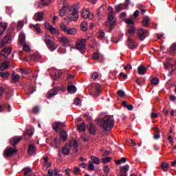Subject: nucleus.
Instances as JSON below:
<instances>
[{
	"label": "nucleus",
	"mask_w": 176,
	"mask_h": 176,
	"mask_svg": "<svg viewBox=\"0 0 176 176\" xmlns=\"http://www.w3.org/2000/svg\"><path fill=\"white\" fill-rule=\"evenodd\" d=\"M142 25L146 28H149L151 25V18L148 16H144L142 21Z\"/></svg>",
	"instance_id": "6ab92c4d"
},
{
	"label": "nucleus",
	"mask_w": 176,
	"mask_h": 176,
	"mask_svg": "<svg viewBox=\"0 0 176 176\" xmlns=\"http://www.w3.org/2000/svg\"><path fill=\"white\" fill-rule=\"evenodd\" d=\"M91 160L95 164H100V159L94 155L91 156Z\"/></svg>",
	"instance_id": "37998d69"
},
{
	"label": "nucleus",
	"mask_w": 176,
	"mask_h": 176,
	"mask_svg": "<svg viewBox=\"0 0 176 176\" xmlns=\"http://www.w3.org/2000/svg\"><path fill=\"white\" fill-rule=\"evenodd\" d=\"M45 27L47 30H49V31H50V30H52V28H53V26H52V25L49 24V23L47 22L45 23Z\"/></svg>",
	"instance_id": "69168bd1"
},
{
	"label": "nucleus",
	"mask_w": 176,
	"mask_h": 176,
	"mask_svg": "<svg viewBox=\"0 0 176 176\" xmlns=\"http://www.w3.org/2000/svg\"><path fill=\"white\" fill-rule=\"evenodd\" d=\"M50 31L52 34V35H57V34H58V30H57L53 27L51 28Z\"/></svg>",
	"instance_id": "4d7b16f0"
},
{
	"label": "nucleus",
	"mask_w": 176,
	"mask_h": 176,
	"mask_svg": "<svg viewBox=\"0 0 176 176\" xmlns=\"http://www.w3.org/2000/svg\"><path fill=\"white\" fill-rule=\"evenodd\" d=\"M91 76L92 79H94V80H96V79H98L100 76L98 75V73L95 72V73L92 74Z\"/></svg>",
	"instance_id": "052dcab7"
},
{
	"label": "nucleus",
	"mask_w": 176,
	"mask_h": 176,
	"mask_svg": "<svg viewBox=\"0 0 176 176\" xmlns=\"http://www.w3.org/2000/svg\"><path fill=\"white\" fill-rule=\"evenodd\" d=\"M124 23H126V24H127V25H130V26H133L135 24L133 19H131L130 18L125 19Z\"/></svg>",
	"instance_id": "79ce46f5"
},
{
	"label": "nucleus",
	"mask_w": 176,
	"mask_h": 176,
	"mask_svg": "<svg viewBox=\"0 0 176 176\" xmlns=\"http://www.w3.org/2000/svg\"><path fill=\"white\" fill-rule=\"evenodd\" d=\"M59 41L65 47H68V46H69V40L66 36H63Z\"/></svg>",
	"instance_id": "4be33fe9"
},
{
	"label": "nucleus",
	"mask_w": 176,
	"mask_h": 176,
	"mask_svg": "<svg viewBox=\"0 0 176 176\" xmlns=\"http://www.w3.org/2000/svg\"><path fill=\"white\" fill-rule=\"evenodd\" d=\"M8 68H9V61L3 62L0 66L1 71H5V69H8Z\"/></svg>",
	"instance_id": "c756f323"
},
{
	"label": "nucleus",
	"mask_w": 176,
	"mask_h": 176,
	"mask_svg": "<svg viewBox=\"0 0 176 176\" xmlns=\"http://www.w3.org/2000/svg\"><path fill=\"white\" fill-rule=\"evenodd\" d=\"M113 126H115V119L113 116H107L102 119L101 126L105 131H111V130L113 129Z\"/></svg>",
	"instance_id": "f257e3e1"
},
{
	"label": "nucleus",
	"mask_w": 176,
	"mask_h": 176,
	"mask_svg": "<svg viewBox=\"0 0 176 176\" xmlns=\"http://www.w3.org/2000/svg\"><path fill=\"white\" fill-rule=\"evenodd\" d=\"M87 129L89 130L90 134H92V135H96V134H97L96 126L92 122L89 123V124L87 125Z\"/></svg>",
	"instance_id": "dca6fc26"
},
{
	"label": "nucleus",
	"mask_w": 176,
	"mask_h": 176,
	"mask_svg": "<svg viewBox=\"0 0 176 176\" xmlns=\"http://www.w3.org/2000/svg\"><path fill=\"white\" fill-rule=\"evenodd\" d=\"M11 53L12 47H4L1 52V56H3L4 57H6V58H8V56H9Z\"/></svg>",
	"instance_id": "4468645a"
},
{
	"label": "nucleus",
	"mask_w": 176,
	"mask_h": 176,
	"mask_svg": "<svg viewBox=\"0 0 176 176\" xmlns=\"http://www.w3.org/2000/svg\"><path fill=\"white\" fill-rule=\"evenodd\" d=\"M129 5H130V0H126L125 3H120L116 6V13H119L120 10H124V9H129Z\"/></svg>",
	"instance_id": "6e6552de"
},
{
	"label": "nucleus",
	"mask_w": 176,
	"mask_h": 176,
	"mask_svg": "<svg viewBox=\"0 0 176 176\" xmlns=\"http://www.w3.org/2000/svg\"><path fill=\"white\" fill-rule=\"evenodd\" d=\"M151 83L152 85H155V86H157V85H159V78L157 77L152 78L151 80Z\"/></svg>",
	"instance_id": "de8ad7c7"
},
{
	"label": "nucleus",
	"mask_w": 176,
	"mask_h": 176,
	"mask_svg": "<svg viewBox=\"0 0 176 176\" xmlns=\"http://www.w3.org/2000/svg\"><path fill=\"white\" fill-rule=\"evenodd\" d=\"M72 10V8L69 6H64L59 11V15L60 17H64L66 13H69Z\"/></svg>",
	"instance_id": "9d476101"
},
{
	"label": "nucleus",
	"mask_w": 176,
	"mask_h": 176,
	"mask_svg": "<svg viewBox=\"0 0 176 176\" xmlns=\"http://www.w3.org/2000/svg\"><path fill=\"white\" fill-rule=\"evenodd\" d=\"M52 129L54 131L58 132L60 129V122H55L52 124Z\"/></svg>",
	"instance_id": "c9c22d12"
},
{
	"label": "nucleus",
	"mask_w": 176,
	"mask_h": 176,
	"mask_svg": "<svg viewBox=\"0 0 176 176\" xmlns=\"http://www.w3.org/2000/svg\"><path fill=\"white\" fill-rule=\"evenodd\" d=\"M59 137L62 140V141H67V138L68 135L67 134V131H62L59 133Z\"/></svg>",
	"instance_id": "cd10ccee"
},
{
	"label": "nucleus",
	"mask_w": 176,
	"mask_h": 176,
	"mask_svg": "<svg viewBox=\"0 0 176 176\" xmlns=\"http://www.w3.org/2000/svg\"><path fill=\"white\" fill-rule=\"evenodd\" d=\"M19 43L21 46L25 45V36L23 33L19 34Z\"/></svg>",
	"instance_id": "a878e982"
},
{
	"label": "nucleus",
	"mask_w": 176,
	"mask_h": 176,
	"mask_svg": "<svg viewBox=\"0 0 176 176\" xmlns=\"http://www.w3.org/2000/svg\"><path fill=\"white\" fill-rule=\"evenodd\" d=\"M161 167L163 171H168V167H170V165L166 162H162L161 164Z\"/></svg>",
	"instance_id": "58836bf2"
},
{
	"label": "nucleus",
	"mask_w": 176,
	"mask_h": 176,
	"mask_svg": "<svg viewBox=\"0 0 176 176\" xmlns=\"http://www.w3.org/2000/svg\"><path fill=\"white\" fill-rule=\"evenodd\" d=\"M82 31H87V22L83 21L80 24Z\"/></svg>",
	"instance_id": "a18cd8bd"
},
{
	"label": "nucleus",
	"mask_w": 176,
	"mask_h": 176,
	"mask_svg": "<svg viewBox=\"0 0 176 176\" xmlns=\"http://www.w3.org/2000/svg\"><path fill=\"white\" fill-rule=\"evenodd\" d=\"M30 28L33 30V31H35L38 34H41V26L39 24L34 25L31 24L30 25Z\"/></svg>",
	"instance_id": "bb28decb"
},
{
	"label": "nucleus",
	"mask_w": 176,
	"mask_h": 176,
	"mask_svg": "<svg viewBox=\"0 0 176 176\" xmlns=\"http://www.w3.org/2000/svg\"><path fill=\"white\" fill-rule=\"evenodd\" d=\"M59 27H60L61 31H63V32L67 33V32L68 31V28L67 27V25H65L64 22H62L61 23H60Z\"/></svg>",
	"instance_id": "e433bc0d"
},
{
	"label": "nucleus",
	"mask_w": 176,
	"mask_h": 176,
	"mask_svg": "<svg viewBox=\"0 0 176 176\" xmlns=\"http://www.w3.org/2000/svg\"><path fill=\"white\" fill-rule=\"evenodd\" d=\"M130 170V166L125 165L123 166H121L120 168V173L121 176H127V171Z\"/></svg>",
	"instance_id": "f3484780"
},
{
	"label": "nucleus",
	"mask_w": 176,
	"mask_h": 176,
	"mask_svg": "<svg viewBox=\"0 0 176 176\" xmlns=\"http://www.w3.org/2000/svg\"><path fill=\"white\" fill-rule=\"evenodd\" d=\"M10 75V74L9 73V72H0V76L1 78H3V79H8V78H9Z\"/></svg>",
	"instance_id": "a19ab883"
},
{
	"label": "nucleus",
	"mask_w": 176,
	"mask_h": 176,
	"mask_svg": "<svg viewBox=\"0 0 176 176\" xmlns=\"http://www.w3.org/2000/svg\"><path fill=\"white\" fill-rule=\"evenodd\" d=\"M62 75H63V74L61 73V72L58 71V72H55L53 78H54V80H58V79H60V78H61Z\"/></svg>",
	"instance_id": "ea45409f"
},
{
	"label": "nucleus",
	"mask_w": 176,
	"mask_h": 176,
	"mask_svg": "<svg viewBox=\"0 0 176 176\" xmlns=\"http://www.w3.org/2000/svg\"><path fill=\"white\" fill-rule=\"evenodd\" d=\"M138 36L140 41H144L146 36H149V32L144 28L139 29L138 30Z\"/></svg>",
	"instance_id": "0eeeda50"
},
{
	"label": "nucleus",
	"mask_w": 176,
	"mask_h": 176,
	"mask_svg": "<svg viewBox=\"0 0 176 176\" xmlns=\"http://www.w3.org/2000/svg\"><path fill=\"white\" fill-rule=\"evenodd\" d=\"M23 50H24V52H31V48L30 45L25 44L23 45Z\"/></svg>",
	"instance_id": "6e6d98bb"
},
{
	"label": "nucleus",
	"mask_w": 176,
	"mask_h": 176,
	"mask_svg": "<svg viewBox=\"0 0 176 176\" xmlns=\"http://www.w3.org/2000/svg\"><path fill=\"white\" fill-rule=\"evenodd\" d=\"M74 174H75V175H78V174H79V173H80V168L79 167H76L74 170L73 171Z\"/></svg>",
	"instance_id": "0e129e2a"
},
{
	"label": "nucleus",
	"mask_w": 176,
	"mask_h": 176,
	"mask_svg": "<svg viewBox=\"0 0 176 176\" xmlns=\"http://www.w3.org/2000/svg\"><path fill=\"white\" fill-rule=\"evenodd\" d=\"M76 90H78V89L74 85L67 86V91L68 93H69V94H75Z\"/></svg>",
	"instance_id": "b1692460"
},
{
	"label": "nucleus",
	"mask_w": 176,
	"mask_h": 176,
	"mask_svg": "<svg viewBox=\"0 0 176 176\" xmlns=\"http://www.w3.org/2000/svg\"><path fill=\"white\" fill-rule=\"evenodd\" d=\"M98 94H101V86L96 85L95 87V95L97 96Z\"/></svg>",
	"instance_id": "c03bdc74"
},
{
	"label": "nucleus",
	"mask_w": 176,
	"mask_h": 176,
	"mask_svg": "<svg viewBox=\"0 0 176 176\" xmlns=\"http://www.w3.org/2000/svg\"><path fill=\"white\" fill-rule=\"evenodd\" d=\"M168 53H170V54H175V52H176V43H173L171 45V46L168 50Z\"/></svg>",
	"instance_id": "c85d7f7f"
},
{
	"label": "nucleus",
	"mask_w": 176,
	"mask_h": 176,
	"mask_svg": "<svg viewBox=\"0 0 176 176\" xmlns=\"http://www.w3.org/2000/svg\"><path fill=\"white\" fill-rule=\"evenodd\" d=\"M28 153L30 156L35 155V153H36V146L35 144H30L28 148Z\"/></svg>",
	"instance_id": "2eb2a0df"
},
{
	"label": "nucleus",
	"mask_w": 176,
	"mask_h": 176,
	"mask_svg": "<svg viewBox=\"0 0 176 176\" xmlns=\"http://www.w3.org/2000/svg\"><path fill=\"white\" fill-rule=\"evenodd\" d=\"M77 129L79 131H86V124L82 122L80 124H77Z\"/></svg>",
	"instance_id": "2f4dec72"
},
{
	"label": "nucleus",
	"mask_w": 176,
	"mask_h": 176,
	"mask_svg": "<svg viewBox=\"0 0 176 176\" xmlns=\"http://www.w3.org/2000/svg\"><path fill=\"white\" fill-rule=\"evenodd\" d=\"M51 145L54 146L56 148H58V145H60V140L58 138H55L52 142H51Z\"/></svg>",
	"instance_id": "473e14b6"
},
{
	"label": "nucleus",
	"mask_w": 176,
	"mask_h": 176,
	"mask_svg": "<svg viewBox=\"0 0 176 176\" xmlns=\"http://www.w3.org/2000/svg\"><path fill=\"white\" fill-rule=\"evenodd\" d=\"M98 36L100 39L104 38V37L105 36V32L102 30H100Z\"/></svg>",
	"instance_id": "bf43d9fd"
},
{
	"label": "nucleus",
	"mask_w": 176,
	"mask_h": 176,
	"mask_svg": "<svg viewBox=\"0 0 176 176\" xmlns=\"http://www.w3.org/2000/svg\"><path fill=\"white\" fill-rule=\"evenodd\" d=\"M89 166H88V170L89 171H94V164H93V162H91V161L89 162Z\"/></svg>",
	"instance_id": "864d4df0"
},
{
	"label": "nucleus",
	"mask_w": 176,
	"mask_h": 176,
	"mask_svg": "<svg viewBox=\"0 0 176 176\" xmlns=\"http://www.w3.org/2000/svg\"><path fill=\"white\" fill-rule=\"evenodd\" d=\"M77 31L76 29L72 28L70 29H67V31L66 32L67 35H75L76 34Z\"/></svg>",
	"instance_id": "4c0bfd02"
},
{
	"label": "nucleus",
	"mask_w": 176,
	"mask_h": 176,
	"mask_svg": "<svg viewBox=\"0 0 176 176\" xmlns=\"http://www.w3.org/2000/svg\"><path fill=\"white\" fill-rule=\"evenodd\" d=\"M164 67H165L166 69H170V68H174V65H173L170 63H166L164 64Z\"/></svg>",
	"instance_id": "13d9d810"
},
{
	"label": "nucleus",
	"mask_w": 176,
	"mask_h": 176,
	"mask_svg": "<svg viewBox=\"0 0 176 176\" xmlns=\"http://www.w3.org/2000/svg\"><path fill=\"white\" fill-rule=\"evenodd\" d=\"M10 39H12V36L10 35V34H6L0 43V47L6 46V45L9 43Z\"/></svg>",
	"instance_id": "f8f14e48"
},
{
	"label": "nucleus",
	"mask_w": 176,
	"mask_h": 176,
	"mask_svg": "<svg viewBox=\"0 0 176 176\" xmlns=\"http://www.w3.org/2000/svg\"><path fill=\"white\" fill-rule=\"evenodd\" d=\"M126 45L130 50H137V47H138V43L134 41L132 38H130V36H129V38L127 39L126 42Z\"/></svg>",
	"instance_id": "423d86ee"
},
{
	"label": "nucleus",
	"mask_w": 176,
	"mask_h": 176,
	"mask_svg": "<svg viewBox=\"0 0 176 176\" xmlns=\"http://www.w3.org/2000/svg\"><path fill=\"white\" fill-rule=\"evenodd\" d=\"M72 150V146L71 144H66L65 147H62V153L63 155H65L68 156L69 153H71V151Z\"/></svg>",
	"instance_id": "ddd939ff"
},
{
	"label": "nucleus",
	"mask_w": 176,
	"mask_h": 176,
	"mask_svg": "<svg viewBox=\"0 0 176 176\" xmlns=\"http://www.w3.org/2000/svg\"><path fill=\"white\" fill-rule=\"evenodd\" d=\"M8 28V23H0V35H2L3 31Z\"/></svg>",
	"instance_id": "7c9ffc66"
},
{
	"label": "nucleus",
	"mask_w": 176,
	"mask_h": 176,
	"mask_svg": "<svg viewBox=\"0 0 176 176\" xmlns=\"http://www.w3.org/2000/svg\"><path fill=\"white\" fill-rule=\"evenodd\" d=\"M76 47L78 50H80L81 53L85 52V47H86V38L78 40L76 43Z\"/></svg>",
	"instance_id": "39448f33"
},
{
	"label": "nucleus",
	"mask_w": 176,
	"mask_h": 176,
	"mask_svg": "<svg viewBox=\"0 0 176 176\" xmlns=\"http://www.w3.org/2000/svg\"><path fill=\"white\" fill-rule=\"evenodd\" d=\"M20 82V75L17 73H13L11 75V83L15 84L19 83Z\"/></svg>",
	"instance_id": "aec40b11"
},
{
	"label": "nucleus",
	"mask_w": 176,
	"mask_h": 176,
	"mask_svg": "<svg viewBox=\"0 0 176 176\" xmlns=\"http://www.w3.org/2000/svg\"><path fill=\"white\" fill-rule=\"evenodd\" d=\"M92 57L94 60H98V58H100V54L98 52H95L93 54Z\"/></svg>",
	"instance_id": "e2e57ef3"
},
{
	"label": "nucleus",
	"mask_w": 176,
	"mask_h": 176,
	"mask_svg": "<svg viewBox=\"0 0 176 176\" xmlns=\"http://www.w3.org/2000/svg\"><path fill=\"white\" fill-rule=\"evenodd\" d=\"M111 160H112V157H107L102 159V162L104 164H105L106 163H109Z\"/></svg>",
	"instance_id": "603ef678"
},
{
	"label": "nucleus",
	"mask_w": 176,
	"mask_h": 176,
	"mask_svg": "<svg viewBox=\"0 0 176 176\" xmlns=\"http://www.w3.org/2000/svg\"><path fill=\"white\" fill-rule=\"evenodd\" d=\"M127 27L128 28L126 29V35H134V34H135V27L134 25H127Z\"/></svg>",
	"instance_id": "5701e85b"
},
{
	"label": "nucleus",
	"mask_w": 176,
	"mask_h": 176,
	"mask_svg": "<svg viewBox=\"0 0 176 176\" xmlns=\"http://www.w3.org/2000/svg\"><path fill=\"white\" fill-rule=\"evenodd\" d=\"M22 139H23V138L21 136H19L18 138H12L10 140V144L11 145H12V146H16V145H17L19 144V142H20V141H21Z\"/></svg>",
	"instance_id": "412c9836"
},
{
	"label": "nucleus",
	"mask_w": 176,
	"mask_h": 176,
	"mask_svg": "<svg viewBox=\"0 0 176 176\" xmlns=\"http://www.w3.org/2000/svg\"><path fill=\"white\" fill-rule=\"evenodd\" d=\"M43 41L45 42V44L47 45V47L50 50V52H54V50H56L57 49L58 45H56V43L54 41H52L50 38H43Z\"/></svg>",
	"instance_id": "20e7f679"
},
{
	"label": "nucleus",
	"mask_w": 176,
	"mask_h": 176,
	"mask_svg": "<svg viewBox=\"0 0 176 176\" xmlns=\"http://www.w3.org/2000/svg\"><path fill=\"white\" fill-rule=\"evenodd\" d=\"M58 90H60V87H55L54 89H51L46 96L47 98L50 99L52 97L56 96L57 93H58Z\"/></svg>",
	"instance_id": "9b49d317"
},
{
	"label": "nucleus",
	"mask_w": 176,
	"mask_h": 176,
	"mask_svg": "<svg viewBox=\"0 0 176 176\" xmlns=\"http://www.w3.org/2000/svg\"><path fill=\"white\" fill-rule=\"evenodd\" d=\"M27 135H28L29 137H32V135H34V132H32V130L28 129L24 133L25 137Z\"/></svg>",
	"instance_id": "3c124183"
},
{
	"label": "nucleus",
	"mask_w": 176,
	"mask_h": 176,
	"mask_svg": "<svg viewBox=\"0 0 176 176\" xmlns=\"http://www.w3.org/2000/svg\"><path fill=\"white\" fill-rule=\"evenodd\" d=\"M14 153H17V150L12 147L7 148L4 151V156H6V157H12Z\"/></svg>",
	"instance_id": "1a4fd4ad"
},
{
	"label": "nucleus",
	"mask_w": 176,
	"mask_h": 176,
	"mask_svg": "<svg viewBox=\"0 0 176 176\" xmlns=\"http://www.w3.org/2000/svg\"><path fill=\"white\" fill-rule=\"evenodd\" d=\"M117 94L118 96H119V97H121V98L126 97V93L122 89L118 90L117 91Z\"/></svg>",
	"instance_id": "09e8293b"
},
{
	"label": "nucleus",
	"mask_w": 176,
	"mask_h": 176,
	"mask_svg": "<svg viewBox=\"0 0 176 176\" xmlns=\"http://www.w3.org/2000/svg\"><path fill=\"white\" fill-rule=\"evenodd\" d=\"M146 71H148V68L145 67L144 65L139 66L138 68L139 75H145Z\"/></svg>",
	"instance_id": "393cba45"
},
{
	"label": "nucleus",
	"mask_w": 176,
	"mask_h": 176,
	"mask_svg": "<svg viewBox=\"0 0 176 176\" xmlns=\"http://www.w3.org/2000/svg\"><path fill=\"white\" fill-rule=\"evenodd\" d=\"M114 12L113 10H110L109 14H108V19L106 21L105 25L109 28V32H112V30L116 27V21H113L114 16H113Z\"/></svg>",
	"instance_id": "f03ea898"
},
{
	"label": "nucleus",
	"mask_w": 176,
	"mask_h": 176,
	"mask_svg": "<svg viewBox=\"0 0 176 176\" xmlns=\"http://www.w3.org/2000/svg\"><path fill=\"white\" fill-rule=\"evenodd\" d=\"M52 0H42L41 3L43 6H49Z\"/></svg>",
	"instance_id": "5fc2aeb1"
},
{
	"label": "nucleus",
	"mask_w": 176,
	"mask_h": 176,
	"mask_svg": "<svg viewBox=\"0 0 176 176\" xmlns=\"http://www.w3.org/2000/svg\"><path fill=\"white\" fill-rule=\"evenodd\" d=\"M74 104L76 105H82V100H80V99L76 98L75 100H74Z\"/></svg>",
	"instance_id": "680f3d73"
},
{
	"label": "nucleus",
	"mask_w": 176,
	"mask_h": 176,
	"mask_svg": "<svg viewBox=\"0 0 176 176\" xmlns=\"http://www.w3.org/2000/svg\"><path fill=\"white\" fill-rule=\"evenodd\" d=\"M28 91L29 94H32L33 93H35V91H36V89H35V87H34V86L30 85L28 87Z\"/></svg>",
	"instance_id": "8fccbe9b"
},
{
	"label": "nucleus",
	"mask_w": 176,
	"mask_h": 176,
	"mask_svg": "<svg viewBox=\"0 0 176 176\" xmlns=\"http://www.w3.org/2000/svg\"><path fill=\"white\" fill-rule=\"evenodd\" d=\"M81 16L83 17V19H89V17H90V12L87 10H83Z\"/></svg>",
	"instance_id": "72a5a7b5"
},
{
	"label": "nucleus",
	"mask_w": 176,
	"mask_h": 176,
	"mask_svg": "<svg viewBox=\"0 0 176 176\" xmlns=\"http://www.w3.org/2000/svg\"><path fill=\"white\" fill-rule=\"evenodd\" d=\"M32 170H31L29 167L25 168L24 170V176H31V173Z\"/></svg>",
	"instance_id": "49530a36"
},
{
	"label": "nucleus",
	"mask_w": 176,
	"mask_h": 176,
	"mask_svg": "<svg viewBox=\"0 0 176 176\" xmlns=\"http://www.w3.org/2000/svg\"><path fill=\"white\" fill-rule=\"evenodd\" d=\"M33 113H39V107L36 106L32 109Z\"/></svg>",
	"instance_id": "338daca9"
},
{
	"label": "nucleus",
	"mask_w": 176,
	"mask_h": 176,
	"mask_svg": "<svg viewBox=\"0 0 176 176\" xmlns=\"http://www.w3.org/2000/svg\"><path fill=\"white\" fill-rule=\"evenodd\" d=\"M18 72H20L21 75H28V74H30V69L27 68L25 69L19 68Z\"/></svg>",
	"instance_id": "f704fd0d"
},
{
	"label": "nucleus",
	"mask_w": 176,
	"mask_h": 176,
	"mask_svg": "<svg viewBox=\"0 0 176 176\" xmlns=\"http://www.w3.org/2000/svg\"><path fill=\"white\" fill-rule=\"evenodd\" d=\"M43 16H45V13L38 12L34 14L33 20H34V21H42V20H43Z\"/></svg>",
	"instance_id": "a211bd4d"
},
{
	"label": "nucleus",
	"mask_w": 176,
	"mask_h": 176,
	"mask_svg": "<svg viewBox=\"0 0 176 176\" xmlns=\"http://www.w3.org/2000/svg\"><path fill=\"white\" fill-rule=\"evenodd\" d=\"M72 8V12L67 14V17L63 19V21H67V20H70L71 21H76L78 20V17H79V15L78 14V10H76V8L75 7H71Z\"/></svg>",
	"instance_id": "7ed1b4c3"
},
{
	"label": "nucleus",
	"mask_w": 176,
	"mask_h": 176,
	"mask_svg": "<svg viewBox=\"0 0 176 176\" xmlns=\"http://www.w3.org/2000/svg\"><path fill=\"white\" fill-rule=\"evenodd\" d=\"M169 98H170V101H173L174 102V101H175V100H176V96L174 95H170Z\"/></svg>",
	"instance_id": "774afa93"
}]
</instances>
